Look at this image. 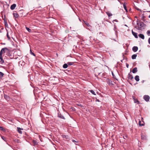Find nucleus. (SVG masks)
<instances>
[{
    "instance_id": "nucleus-15",
    "label": "nucleus",
    "mask_w": 150,
    "mask_h": 150,
    "mask_svg": "<svg viewBox=\"0 0 150 150\" xmlns=\"http://www.w3.org/2000/svg\"><path fill=\"white\" fill-rule=\"evenodd\" d=\"M33 142L34 145H37L38 144V142L36 140H33Z\"/></svg>"
},
{
    "instance_id": "nucleus-28",
    "label": "nucleus",
    "mask_w": 150,
    "mask_h": 150,
    "mask_svg": "<svg viewBox=\"0 0 150 150\" xmlns=\"http://www.w3.org/2000/svg\"><path fill=\"white\" fill-rule=\"evenodd\" d=\"M123 6H124V9L126 11H127V7H126V6L125 5H123Z\"/></svg>"
},
{
    "instance_id": "nucleus-22",
    "label": "nucleus",
    "mask_w": 150,
    "mask_h": 150,
    "mask_svg": "<svg viewBox=\"0 0 150 150\" xmlns=\"http://www.w3.org/2000/svg\"><path fill=\"white\" fill-rule=\"evenodd\" d=\"M147 34L148 35L150 36V30H148L147 32Z\"/></svg>"
},
{
    "instance_id": "nucleus-39",
    "label": "nucleus",
    "mask_w": 150,
    "mask_h": 150,
    "mask_svg": "<svg viewBox=\"0 0 150 150\" xmlns=\"http://www.w3.org/2000/svg\"><path fill=\"white\" fill-rule=\"evenodd\" d=\"M6 98H8V97H7V96H6Z\"/></svg>"
},
{
    "instance_id": "nucleus-24",
    "label": "nucleus",
    "mask_w": 150,
    "mask_h": 150,
    "mask_svg": "<svg viewBox=\"0 0 150 150\" xmlns=\"http://www.w3.org/2000/svg\"><path fill=\"white\" fill-rule=\"evenodd\" d=\"M4 75V74L2 72H0V77H2Z\"/></svg>"
},
{
    "instance_id": "nucleus-14",
    "label": "nucleus",
    "mask_w": 150,
    "mask_h": 150,
    "mask_svg": "<svg viewBox=\"0 0 150 150\" xmlns=\"http://www.w3.org/2000/svg\"><path fill=\"white\" fill-rule=\"evenodd\" d=\"M89 92H90L92 94L94 95H96V94L95 92L93 90H90L88 91Z\"/></svg>"
},
{
    "instance_id": "nucleus-33",
    "label": "nucleus",
    "mask_w": 150,
    "mask_h": 150,
    "mask_svg": "<svg viewBox=\"0 0 150 150\" xmlns=\"http://www.w3.org/2000/svg\"><path fill=\"white\" fill-rule=\"evenodd\" d=\"M72 142H77L75 140H72Z\"/></svg>"
},
{
    "instance_id": "nucleus-1",
    "label": "nucleus",
    "mask_w": 150,
    "mask_h": 150,
    "mask_svg": "<svg viewBox=\"0 0 150 150\" xmlns=\"http://www.w3.org/2000/svg\"><path fill=\"white\" fill-rule=\"evenodd\" d=\"M137 24L138 25V27L137 28L136 27L137 29L138 30H142V27H143L144 24L143 23H137Z\"/></svg>"
},
{
    "instance_id": "nucleus-40",
    "label": "nucleus",
    "mask_w": 150,
    "mask_h": 150,
    "mask_svg": "<svg viewBox=\"0 0 150 150\" xmlns=\"http://www.w3.org/2000/svg\"><path fill=\"white\" fill-rule=\"evenodd\" d=\"M6 98H8V97H7V96H6Z\"/></svg>"
},
{
    "instance_id": "nucleus-26",
    "label": "nucleus",
    "mask_w": 150,
    "mask_h": 150,
    "mask_svg": "<svg viewBox=\"0 0 150 150\" xmlns=\"http://www.w3.org/2000/svg\"><path fill=\"white\" fill-rule=\"evenodd\" d=\"M63 138H65L66 139H68V136L67 135H64L63 136Z\"/></svg>"
},
{
    "instance_id": "nucleus-12",
    "label": "nucleus",
    "mask_w": 150,
    "mask_h": 150,
    "mask_svg": "<svg viewBox=\"0 0 150 150\" xmlns=\"http://www.w3.org/2000/svg\"><path fill=\"white\" fill-rule=\"evenodd\" d=\"M137 56V55L136 54H134L132 56V59H134L136 58V57Z\"/></svg>"
},
{
    "instance_id": "nucleus-6",
    "label": "nucleus",
    "mask_w": 150,
    "mask_h": 150,
    "mask_svg": "<svg viewBox=\"0 0 150 150\" xmlns=\"http://www.w3.org/2000/svg\"><path fill=\"white\" fill-rule=\"evenodd\" d=\"M16 6V4H13L11 6V9L12 10H13L15 8Z\"/></svg>"
},
{
    "instance_id": "nucleus-11",
    "label": "nucleus",
    "mask_w": 150,
    "mask_h": 150,
    "mask_svg": "<svg viewBox=\"0 0 150 150\" xmlns=\"http://www.w3.org/2000/svg\"><path fill=\"white\" fill-rule=\"evenodd\" d=\"M13 15L16 18H17L19 16L18 15L17 13H13Z\"/></svg>"
},
{
    "instance_id": "nucleus-8",
    "label": "nucleus",
    "mask_w": 150,
    "mask_h": 150,
    "mask_svg": "<svg viewBox=\"0 0 150 150\" xmlns=\"http://www.w3.org/2000/svg\"><path fill=\"white\" fill-rule=\"evenodd\" d=\"M137 71V68L136 67L134 68L132 70V72L133 73H135Z\"/></svg>"
},
{
    "instance_id": "nucleus-17",
    "label": "nucleus",
    "mask_w": 150,
    "mask_h": 150,
    "mask_svg": "<svg viewBox=\"0 0 150 150\" xmlns=\"http://www.w3.org/2000/svg\"><path fill=\"white\" fill-rule=\"evenodd\" d=\"M63 67L64 68H66L67 67H68V64H64L63 65Z\"/></svg>"
},
{
    "instance_id": "nucleus-3",
    "label": "nucleus",
    "mask_w": 150,
    "mask_h": 150,
    "mask_svg": "<svg viewBox=\"0 0 150 150\" xmlns=\"http://www.w3.org/2000/svg\"><path fill=\"white\" fill-rule=\"evenodd\" d=\"M7 50V48H2L0 52V54H2L3 53H5V50Z\"/></svg>"
},
{
    "instance_id": "nucleus-10",
    "label": "nucleus",
    "mask_w": 150,
    "mask_h": 150,
    "mask_svg": "<svg viewBox=\"0 0 150 150\" xmlns=\"http://www.w3.org/2000/svg\"><path fill=\"white\" fill-rule=\"evenodd\" d=\"M139 37L143 39H144V35L142 34H139Z\"/></svg>"
},
{
    "instance_id": "nucleus-37",
    "label": "nucleus",
    "mask_w": 150,
    "mask_h": 150,
    "mask_svg": "<svg viewBox=\"0 0 150 150\" xmlns=\"http://www.w3.org/2000/svg\"><path fill=\"white\" fill-rule=\"evenodd\" d=\"M148 17L149 18H150V15Z\"/></svg>"
},
{
    "instance_id": "nucleus-7",
    "label": "nucleus",
    "mask_w": 150,
    "mask_h": 150,
    "mask_svg": "<svg viewBox=\"0 0 150 150\" xmlns=\"http://www.w3.org/2000/svg\"><path fill=\"white\" fill-rule=\"evenodd\" d=\"M132 33L133 35L136 38H138V36L137 35V33L134 32L132 30Z\"/></svg>"
},
{
    "instance_id": "nucleus-5",
    "label": "nucleus",
    "mask_w": 150,
    "mask_h": 150,
    "mask_svg": "<svg viewBox=\"0 0 150 150\" xmlns=\"http://www.w3.org/2000/svg\"><path fill=\"white\" fill-rule=\"evenodd\" d=\"M138 49V47L136 46H134L132 48V50L134 52H137Z\"/></svg>"
},
{
    "instance_id": "nucleus-16",
    "label": "nucleus",
    "mask_w": 150,
    "mask_h": 150,
    "mask_svg": "<svg viewBox=\"0 0 150 150\" xmlns=\"http://www.w3.org/2000/svg\"><path fill=\"white\" fill-rule=\"evenodd\" d=\"M83 22L84 23H85V24L88 27H90V25H89V24L87 22H86L85 21H83Z\"/></svg>"
},
{
    "instance_id": "nucleus-4",
    "label": "nucleus",
    "mask_w": 150,
    "mask_h": 150,
    "mask_svg": "<svg viewBox=\"0 0 150 150\" xmlns=\"http://www.w3.org/2000/svg\"><path fill=\"white\" fill-rule=\"evenodd\" d=\"M0 62L2 64H3L4 62V60L3 59L2 57V54H0Z\"/></svg>"
},
{
    "instance_id": "nucleus-19",
    "label": "nucleus",
    "mask_w": 150,
    "mask_h": 150,
    "mask_svg": "<svg viewBox=\"0 0 150 150\" xmlns=\"http://www.w3.org/2000/svg\"><path fill=\"white\" fill-rule=\"evenodd\" d=\"M26 30L29 32H31V30L29 28L26 27Z\"/></svg>"
},
{
    "instance_id": "nucleus-27",
    "label": "nucleus",
    "mask_w": 150,
    "mask_h": 150,
    "mask_svg": "<svg viewBox=\"0 0 150 150\" xmlns=\"http://www.w3.org/2000/svg\"><path fill=\"white\" fill-rule=\"evenodd\" d=\"M1 138L2 139H3L4 141H6V140H5V137L4 136H1Z\"/></svg>"
},
{
    "instance_id": "nucleus-31",
    "label": "nucleus",
    "mask_w": 150,
    "mask_h": 150,
    "mask_svg": "<svg viewBox=\"0 0 150 150\" xmlns=\"http://www.w3.org/2000/svg\"><path fill=\"white\" fill-rule=\"evenodd\" d=\"M127 138V136H123V138L126 139Z\"/></svg>"
},
{
    "instance_id": "nucleus-30",
    "label": "nucleus",
    "mask_w": 150,
    "mask_h": 150,
    "mask_svg": "<svg viewBox=\"0 0 150 150\" xmlns=\"http://www.w3.org/2000/svg\"><path fill=\"white\" fill-rule=\"evenodd\" d=\"M7 37L8 38V39H9L10 38L9 36V35H8V33L7 34Z\"/></svg>"
},
{
    "instance_id": "nucleus-29",
    "label": "nucleus",
    "mask_w": 150,
    "mask_h": 150,
    "mask_svg": "<svg viewBox=\"0 0 150 150\" xmlns=\"http://www.w3.org/2000/svg\"><path fill=\"white\" fill-rule=\"evenodd\" d=\"M148 42L149 43L150 45V38H149L148 40Z\"/></svg>"
},
{
    "instance_id": "nucleus-36",
    "label": "nucleus",
    "mask_w": 150,
    "mask_h": 150,
    "mask_svg": "<svg viewBox=\"0 0 150 150\" xmlns=\"http://www.w3.org/2000/svg\"><path fill=\"white\" fill-rule=\"evenodd\" d=\"M133 78V77L132 76H131V79H132Z\"/></svg>"
},
{
    "instance_id": "nucleus-25",
    "label": "nucleus",
    "mask_w": 150,
    "mask_h": 150,
    "mask_svg": "<svg viewBox=\"0 0 150 150\" xmlns=\"http://www.w3.org/2000/svg\"><path fill=\"white\" fill-rule=\"evenodd\" d=\"M0 129L2 131H5V130L4 129V128H3V127H0Z\"/></svg>"
},
{
    "instance_id": "nucleus-35",
    "label": "nucleus",
    "mask_w": 150,
    "mask_h": 150,
    "mask_svg": "<svg viewBox=\"0 0 150 150\" xmlns=\"http://www.w3.org/2000/svg\"><path fill=\"white\" fill-rule=\"evenodd\" d=\"M128 66H129V65L128 64H127L126 65V66L127 67V68H128Z\"/></svg>"
},
{
    "instance_id": "nucleus-41",
    "label": "nucleus",
    "mask_w": 150,
    "mask_h": 150,
    "mask_svg": "<svg viewBox=\"0 0 150 150\" xmlns=\"http://www.w3.org/2000/svg\"><path fill=\"white\" fill-rule=\"evenodd\" d=\"M112 75H113V73H112Z\"/></svg>"
},
{
    "instance_id": "nucleus-13",
    "label": "nucleus",
    "mask_w": 150,
    "mask_h": 150,
    "mask_svg": "<svg viewBox=\"0 0 150 150\" xmlns=\"http://www.w3.org/2000/svg\"><path fill=\"white\" fill-rule=\"evenodd\" d=\"M17 129L18 132L20 134H22V131H21V130L23 129H21V128L19 127H18Z\"/></svg>"
},
{
    "instance_id": "nucleus-20",
    "label": "nucleus",
    "mask_w": 150,
    "mask_h": 150,
    "mask_svg": "<svg viewBox=\"0 0 150 150\" xmlns=\"http://www.w3.org/2000/svg\"><path fill=\"white\" fill-rule=\"evenodd\" d=\"M73 63H74L72 62H68L67 64L68 65H71L73 64Z\"/></svg>"
},
{
    "instance_id": "nucleus-23",
    "label": "nucleus",
    "mask_w": 150,
    "mask_h": 150,
    "mask_svg": "<svg viewBox=\"0 0 150 150\" xmlns=\"http://www.w3.org/2000/svg\"><path fill=\"white\" fill-rule=\"evenodd\" d=\"M30 54H32V55H33V56H35V54H34V53H33V52H32V51H31V50H30Z\"/></svg>"
},
{
    "instance_id": "nucleus-34",
    "label": "nucleus",
    "mask_w": 150,
    "mask_h": 150,
    "mask_svg": "<svg viewBox=\"0 0 150 150\" xmlns=\"http://www.w3.org/2000/svg\"><path fill=\"white\" fill-rule=\"evenodd\" d=\"M113 21L117 22V20H115Z\"/></svg>"
},
{
    "instance_id": "nucleus-38",
    "label": "nucleus",
    "mask_w": 150,
    "mask_h": 150,
    "mask_svg": "<svg viewBox=\"0 0 150 150\" xmlns=\"http://www.w3.org/2000/svg\"><path fill=\"white\" fill-rule=\"evenodd\" d=\"M142 139H143V136H142Z\"/></svg>"
},
{
    "instance_id": "nucleus-21",
    "label": "nucleus",
    "mask_w": 150,
    "mask_h": 150,
    "mask_svg": "<svg viewBox=\"0 0 150 150\" xmlns=\"http://www.w3.org/2000/svg\"><path fill=\"white\" fill-rule=\"evenodd\" d=\"M141 121L139 120V125L140 126H142L143 125V124H141Z\"/></svg>"
},
{
    "instance_id": "nucleus-18",
    "label": "nucleus",
    "mask_w": 150,
    "mask_h": 150,
    "mask_svg": "<svg viewBox=\"0 0 150 150\" xmlns=\"http://www.w3.org/2000/svg\"><path fill=\"white\" fill-rule=\"evenodd\" d=\"M106 13L109 17L110 16L112 15V14L109 12H106Z\"/></svg>"
},
{
    "instance_id": "nucleus-32",
    "label": "nucleus",
    "mask_w": 150,
    "mask_h": 150,
    "mask_svg": "<svg viewBox=\"0 0 150 150\" xmlns=\"http://www.w3.org/2000/svg\"><path fill=\"white\" fill-rule=\"evenodd\" d=\"M135 103H137L138 104H139V102L138 100H137L136 102H135Z\"/></svg>"
},
{
    "instance_id": "nucleus-9",
    "label": "nucleus",
    "mask_w": 150,
    "mask_h": 150,
    "mask_svg": "<svg viewBox=\"0 0 150 150\" xmlns=\"http://www.w3.org/2000/svg\"><path fill=\"white\" fill-rule=\"evenodd\" d=\"M135 79L137 81H138L139 80V76L138 75H136L135 77Z\"/></svg>"
},
{
    "instance_id": "nucleus-2",
    "label": "nucleus",
    "mask_w": 150,
    "mask_h": 150,
    "mask_svg": "<svg viewBox=\"0 0 150 150\" xmlns=\"http://www.w3.org/2000/svg\"><path fill=\"white\" fill-rule=\"evenodd\" d=\"M143 98L146 101H148L149 100V97L147 95H145L144 96Z\"/></svg>"
}]
</instances>
